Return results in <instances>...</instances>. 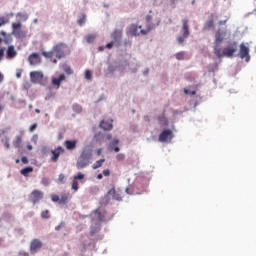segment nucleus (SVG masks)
I'll return each mask as SVG.
<instances>
[{
  "label": "nucleus",
  "mask_w": 256,
  "mask_h": 256,
  "mask_svg": "<svg viewBox=\"0 0 256 256\" xmlns=\"http://www.w3.org/2000/svg\"><path fill=\"white\" fill-rule=\"evenodd\" d=\"M225 37L226 31H216L213 52L214 55L219 59L224 57L232 58L238 49V43L236 41H233L229 43L226 47L222 48L220 45L224 42Z\"/></svg>",
  "instance_id": "nucleus-1"
},
{
  "label": "nucleus",
  "mask_w": 256,
  "mask_h": 256,
  "mask_svg": "<svg viewBox=\"0 0 256 256\" xmlns=\"http://www.w3.org/2000/svg\"><path fill=\"white\" fill-rule=\"evenodd\" d=\"M92 158V153L89 151H83L81 156L79 157V160L77 162V168L83 169L87 167L90 164V160Z\"/></svg>",
  "instance_id": "nucleus-2"
},
{
  "label": "nucleus",
  "mask_w": 256,
  "mask_h": 256,
  "mask_svg": "<svg viewBox=\"0 0 256 256\" xmlns=\"http://www.w3.org/2000/svg\"><path fill=\"white\" fill-rule=\"evenodd\" d=\"M238 56L240 59H245L246 63L250 62V60H251L250 48L248 46H246L245 43H241L239 45Z\"/></svg>",
  "instance_id": "nucleus-3"
},
{
  "label": "nucleus",
  "mask_w": 256,
  "mask_h": 256,
  "mask_svg": "<svg viewBox=\"0 0 256 256\" xmlns=\"http://www.w3.org/2000/svg\"><path fill=\"white\" fill-rule=\"evenodd\" d=\"M67 49V44L60 42L53 46V51L56 54L57 59L65 58V50Z\"/></svg>",
  "instance_id": "nucleus-4"
},
{
  "label": "nucleus",
  "mask_w": 256,
  "mask_h": 256,
  "mask_svg": "<svg viewBox=\"0 0 256 256\" xmlns=\"http://www.w3.org/2000/svg\"><path fill=\"white\" fill-rule=\"evenodd\" d=\"M174 137V134L171 130L166 129V130H162V132L160 133V136H158V141L165 143L167 141H171Z\"/></svg>",
  "instance_id": "nucleus-5"
},
{
  "label": "nucleus",
  "mask_w": 256,
  "mask_h": 256,
  "mask_svg": "<svg viewBox=\"0 0 256 256\" xmlns=\"http://www.w3.org/2000/svg\"><path fill=\"white\" fill-rule=\"evenodd\" d=\"M123 36V29H114V31H112L111 37H112V41L116 42V46H120L121 45V39Z\"/></svg>",
  "instance_id": "nucleus-6"
},
{
  "label": "nucleus",
  "mask_w": 256,
  "mask_h": 256,
  "mask_svg": "<svg viewBox=\"0 0 256 256\" xmlns=\"http://www.w3.org/2000/svg\"><path fill=\"white\" fill-rule=\"evenodd\" d=\"M151 21H152V16L146 15V29L140 30V34L147 35L154 29L155 25H153Z\"/></svg>",
  "instance_id": "nucleus-7"
},
{
  "label": "nucleus",
  "mask_w": 256,
  "mask_h": 256,
  "mask_svg": "<svg viewBox=\"0 0 256 256\" xmlns=\"http://www.w3.org/2000/svg\"><path fill=\"white\" fill-rule=\"evenodd\" d=\"M44 75L41 71H32L30 73V78L33 83H39L42 81Z\"/></svg>",
  "instance_id": "nucleus-8"
},
{
  "label": "nucleus",
  "mask_w": 256,
  "mask_h": 256,
  "mask_svg": "<svg viewBox=\"0 0 256 256\" xmlns=\"http://www.w3.org/2000/svg\"><path fill=\"white\" fill-rule=\"evenodd\" d=\"M51 153L53 154L51 160L56 163L59 160L60 155L64 153V148H62V146H58V148H56V150H52Z\"/></svg>",
  "instance_id": "nucleus-9"
},
{
  "label": "nucleus",
  "mask_w": 256,
  "mask_h": 256,
  "mask_svg": "<svg viewBox=\"0 0 256 256\" xmlns=\"http://www.w3.org/2000/svg\"><path fill=\"white\" fill-rule=\"evenodd\" d=\"M182 35L184 38H188L190 35V30H189V20L188 19H183L182 20Z\"/></svg>",
  "instance_id": "nucleus-10"
},
{
  "label": "nucleus",
  "mask_w": 256,
  "mask_h": 256,
  "mask_svg": "<svg viewBox=\"0 0 256 256\" xmlns=\"http://www.w3.org/2000/svg\"><path fill=\"white\" fill-rule=\"evenodd\" d=\"M29 62H30V65H32V66H36V65L40 64V62H41L40 55L36 52L32 53L29 56Z\"/></svg>",
  "instance_id": "nucleus-11"
},
{
  "label": "nucleus",
  "mask_w": 256,
  "mask_h": 256,
  "mask_svg": "<svg viewBox=\"0 0 256 256\" xmlns=\"http://www.w3.org/2000/svg\"><path fill=\"white\" fill-rule=\"evenodd\" d=\"M42 248V242L38 239H34L32 242H31V246H30V251L32 253H36L39 249Z\"/></svg>",
  "instance_id": "nucleus-12"
},
{
  "label": "nucleus",
  "mask_w": 256,
  "mask_h": 256,
  "mask_svg": "<svg viewBox=\"0 0 256 256\" xmlns=\"http://www.w3.org/2000/svg\"><path fill=\"white\" fill-rule=\"evenodd\" d=\"M65 80H66L65 74H61L58 78H56V77H53V78H52V84H53L54 86H57V88L59 89L60 86H61V83H62L63 81H65Z\"/></svg>",
  "instance_id": "nucleus-13"
},
{
  "label": "nucleus",
  "mask_w": 256,
  "mask_h": 256,
  "mask_svg": "<svg viewBox=\"0 0 256 256\" xmlns=\"http://www.w3.org/2000/svg\"><path fill=\"white\" fill-rule=\"evenodd\" d=\"M77 143V140H66L65 147L67 148V150L73 151L77 148Z\"/></svg>",
  "instance_id": "nucleus-14"
},
{
  "label": "nucleus",
  "mask_w": 256,
  "mask_h": 256,
  "mask_svg": "<svg viewBox=\"0 0 256 256\" xmlns=\"http://www.w3.org/2000/svg\"><path fill=\"white\" fill-rule=\"evenodd\" d=\"M31 196L33 203L36 204L40 199L43 198V193L38 190H35L32 192Z\"/></svg>",
  "instance_id": "nucleus-15"
},
{
  "label": "nucleus",
  "mask_w": 256,
  "mask_h": 256,
  "mask_svg": "<svg viewBox=\"0 0 256 256\" xmlns=\"http://www.w3.org/2000/svg\"><path fill=\"white\" fill-rule=\"evenodd\" d=\"M113 120H110L108 122H105V120H102L100 127L104 129L105 131H110L113 129Z\"/></svg>",
  "instance_id": "nucleus-16"
},
{
  "label": "nucleus",
  "mask_w": 256,
  "mask_h": 256,
  "mask_svg": "<svg viewBox=\"0 0 256 256\" xmlns=\"http://www.w3.org/2000/svg\"><path fill=\"white\" fill-rule=\"evenodd\" d=\"M17 56V51L14 48V45H10L7 50V58L13 59Z\"/></svg>",
  "instance_id": "nucleus-17"
},
{
  "label": "nucleus",
  "mask_w": 256,
  "mask_h": 256,
  "mask_svg": "<svg viewBox=\"0 0 256 256\" xmlns=\"http://www.w3.org/2000/svg\"><path fill=\"white\" fill-rule=\"evenodd\" d=\"M70 198H71L70 194H63L60 198L59 204L66 205L69 202Z\"/></svg>",
  "instance_id": "nucleus-18"
},
{
  "label": "nucleus",
  "mask_w": 256,
  "mask_h": 256,
  "mask_svg": "<svg viewBox=\"0 0 256 256\" xmlns=\"http://www.w3.org/2000/svg\"><path fill=\"white\" fill-rule=\"evenodd\" d=\"M108 196H112V198H114V200H121V197L119 195H117L115 187L112 186V189H110V191H108Z\"/></svg>",
  "instance_id": "nucleus-19"
},
{
  "label": "nucleus",
  "mask_w": 256,
  "mask_h": 256,
  "mask_svg": "<svg viewBox=\"0 0 256 256\" xmlns=\"http://www.w3.org/2000/svg\"><path fill=\"white\" fill-rule=\"evenodd\" d=\"M42 55L46 58V59H52L53 56L55 55V51L54 49H52L51 51H43Z\"/></svg>",
  "instance_id": "nucleus-20"
},
{
  "label": "nucleus",
  "mask_w": 256,
  "mask_h": 256,
  "mask_svg": "<svg viewBox=\"0 0 256 256\" xmlns=\"http://www.w3.org/2000/svg\"><path fill=\"white\" fill-rule=\"evenodd\" d=\"M34 169L32 167H27L21 170V174L25 177H28L29 173H32Z\"/></svg>",
  "instance_id": "nucleus-21"
},
{
  "label": "nucleus",
  "mask_w": 256,
  "mask_h": 256,
  "mask_svg": "<svg viewBox=\"0 0 256 256\" xmlns=\"http://www.w3.org/2000/svg\"><path fill=\"white\" fill-rule=\"evenodd\" d=\"M21 144H22V138H21V136H16V140H14L13 145H14L16 148H20Z\"/></svg>",
  "instance_id": "nucleus-22"
},
{
  "label": "nucleus",
  "mask_w": 256,
  "mask_h": 256,
  "mask_svg": "<svg viewBox=\"0 0 256 256\" xmlns=\"http://www.w3.org/2000/svg\"><path fill=\"white\" fill-rule=\"evenodd\" d=\"M175 58L179 61L185 59V52L184 51H179L175 54Z\"/></svg>",
  "instance_id": "nucleus-23"
},
{
  "label": "nucleus",
  "mask_w": 256,
  "mask_h": 256,
  "mask_svg": "<svg viewBox=\"0 0 256 256\" xmlns=\"http://www.w3.org/2000/svg\"><path fill=\"white\" fill-rule=\"evenodd\" d=\"M214 27V20H213V18H211V19H209L207 22H206V24H205V26H204V29H211V28H213Z\"/></svg>",
  "instance_id": "nucleus-24"
},
{
  "label": "nucleus",
  "mask_w": 256,
  "mask_h": 256,
  "mask_svg": "<svg viewBox=\"0 0 256 256\" xmlns=\"http://www.w3.org/2000/svg\"><path fill=\"white\" fill-rule=\"evenodd\" d=\"M96 34H89L86 36L87 43L91 44L95 41Z\"/></svg>",
  "instance_id": "nucleus-25"
},
{
  "label": "nucleus",
  "mask_w": 256,
  "mask_h": 256,
  "mask_svg": "<svg viewBox=\"0 0 256 256\" xmlns=\"http://www.w3.org/2000/svg\"><path fill=\"white\" fill-rule=\"evenodd\" d=\"M105 162V159H101L99 161H97L94 165H93V169L96 170L100 167H102L103 163Z\"/></svg>",
  "instance_id": "nucleus-26"
},
{
  "label": "nucleus",
  "mask_w": 256,
  "mask_h": 256,
  "mask_svg": "<svg viewBox=\"0 0 256 256\" xmlns=\"http://www.w3.org/2000/svg\"><path fill=\"white\" fill-rule=\"evenodd\" d=\"M130 33L134 36H137L138 35V26L132 25V27H130Z\"/></svg>",
  "instance_id": "nucleus-27"
},
{
  "label": "nucleus",
  "mask_w": 256,
  "mask_h": 256,
  "mask_svg": "<svg viewBox=\"0 0 256 256\" xmlns=\"http://www.w3.org/2000/svg\"><path fill=\"white\" fill-rule=\"evenodd\" d=\"M183 92L185 95H191V96L196 95V90H187V88H184Z\"/></svg>",
  "instance_id": "nucleus-28"
},
{
  "label": "nucleus",
  "mask_w": 256,
  "mask_h": 256,
  "mask_svg": "<svg viewBox=\"0 0 256 256\" xmlns=\"http://www.w3.org/2000/svg\"><path fill=\"white\" fill-rule=\"evenodd\" d=\"M95 214L97 215V217H98V219H99L100 221H103V220H104L105 216L101 213V211H100L99 209H97V210L95 211Z\"/></svg>",
  "instance_id": "nucleus-29"
},
{
  "label": "nucleus",
  "mask_w": 256,
  "mask_h": 256,
  "mask_svg": "<svg viewBox=\"0 0 256 256\" xmlns=\"http://www.w3.org/2000/svg\"><path fill=\"white\" fill-rule=\"evenodd\" d=\"M64 71H65V73H66L67 75H72V74H73V70H72L71 67L68 66V65H66V66L64 67Z\"/></svg>",
  "instance_id": "nucleus-30"
},
{
  "label": "nucleus",
  "mask_w": 256,
  "mask_h": 256,
  "mask_svg": "<svg viewBox=\"0 0 256 256\" xmlns=\"http://www.w3.org/2000/svg\"><path fill=\"white\" fill-rule=\"evenodd\" d=\"M114 45L117 46V42L114 41V40H112V41H110V42L107 43L106 48H107V49H112Z\"/></svg>",
  "instance_id": "nucleus-31"
},
{
  "label": "nucleus",
  "mask_w": 256,
  "mask_h": 256,
  "mask_svg": "<svg viewBox=\"0 0 256 256\" xmlns=\"http://www.w3.org/2000/svg\"><path fill=\"white\" fill-rule=\"evenodd\" d=\"M86 23V15H83L79 20H78V24L80 26H83Z\"/></svg>",
  "instance_id": "nucleus-32"
},
{
  "label": "nucleus",
  "mask_w": 256,
  "mask_h": 256,
  "mask_svg": "<svg viewBox=\"0 0 256 256\" xmlns=\"http://www.w3.org/2000/svg\"><path fill=\"white\" fill-rule=\"evenodd\" d=\"M185 39H187V37H184V34H182V36L177 37V42L179 44H183L185 42Z\"/></svg>",
  "instance_id": "nucleus-33"
},
{
  "label": "nucleus",
  "mask_w": 256,
  "mask_h": 256,
  "mask_svg": "<svg viewBox=\"0 0 256 256\" xmlns=\"http://www.w3.org/2000/svg\"><path fill=\"white\" fill-rule=\"evenodd\" d=\"M85 78H86L87 80H89V81L92 80V73H91L90 70H86V72H85Z\"/></svg>",
  "instance_id": "nucleus-34"
},
{
  "label": "nucleus",
  "mask_w": 256,
  "mask_h": 256,
  "mask_svg": "<svg viewBox=\"0 0 256 256\" xmlns=\"http://www.w3.org/2000/svg\"><path fill=\"white\" fill-rule=\"evenodd\" d=\"M85 179V176L82 174V173H79L77 176L74 177V181H77L78 180H84Z\"/></svg>",
  "instance_id": "nucleus-35"
},
{
  "label": "nucleus",
  "mask_w": 256,
  "mask_h": 256,
  "mask_svg": "<svg viewBox=\"0 0 256 256\" xmlns=\"http://www.w3.org/2000/svg\"><path fill=\"white\" fill-rule=\"evenodd\" d=\"M126 194L136 195L138 193L134 192L133 187H128V189H126Z\"/></svg>",
  "instance_id": "nucleus-36"
},
{
  "label": "nucleus",
  "mask_w": 256,
  "mask_h": 256,
  "mask_svg": "<svg viewBox=\"0 0 256 256\" xmlns=\"http://www.w3.org/2000/svg\"><path fill=\"white\" fill-rule=\"evenodd\" d=\"M41 217L44 219H49L50 218L49 211L48 210L43 211L41 214Z\"/></svg>",
  "instance_id": "nucleus-37"
},
{
  "label": "nucleus",
  "mask_w": 256,
  "mask_h": 256,
  "mask_svg": "<svg viewBox=\"0 0 256 256\" xmlns=\"http://www.w3.org/2000/svg\"><path fill=\"white\" fill-rule=\"evenodd\" d=\"M72 189L75 191H78V189H79V184L76 180H74L72 183Z\"/></svg>",
  "instance_id": "nucleus-38"
},
{
  "label": "nucleus",
  "mask_w": 256,
  "mask_h": 256,
  "mask_svg": "<svg viewBox=\"0 0 256 256\" xmlns=\"http://www.w3.org/2000/svg\"><path fill=\"white\" fill-rule=\"evenodd\" d=\"M53 202H59L60 203V197L58 195H52L51 197Z\"/></svg>",
  "instance_id": "nucleus-39"
},
{
  "label": "nucleus",
  "mask_w": 256,
  "mask_h": 256,
  "mask_svg": "<svg viewBox=\"0 0 256 256\" xmlns=\"http://www.w3.org/2000/svg\"><path fill=\"white\" fill-rule=\"evenodd\" d=\"M124 159H125V155H123V154H118V156H116V160H118V161H124Z\"/></svg>",
  "instance_id": "nucleus-40"
},
{
  "label": "nucleus",
  "mask_w": 256,
  "mask_h": 256,
  "mask_svg": "<svg viewBox=\"0 0 256 256\" xmlns=\"http://www.w3.org/2000/svg\"><path fill=\"white\" fill-rule=\"evenodd\" d=\"M12 27H13L14 30H17L21 27V23L20 22L19 23H13Z\"/></svg>",
  "instance_id": "nucleus-41"
},
{
  "label": "nucleus",
  "mask_w": 256,
  "mask_h": 256,
  "mask_svg": "<svg viewBox=\"0 0 256 256\" xmlns=\"http://www.w3.org/2000/svg\"><path fill=\"white\" fill-rule=\"evenodd\" d=\"M5 24H7V20H5L4 17H0V27H2Z\"/></svg>",
  "instance_id": "nucleus-42"
},
{
  "label": "nucleus",
  "mask_w": 256,
  "mask_h": 256,
  "mask_svg": "<svg viewBox=\"0 0 256 256\" xmlns=\"http://www.w3.org/2000/svg\"><path fill=\"white\" fill-rule=\"evenodd\" d=\"M4 51H5V47L0 48V61L4 57Z\"/></svg>",
  "instance_id": "nucleus-43"
},
{
  "label": "nucleus",
  "mask_w": 256,
  "mask_h": 256,
  "mask_svg": "<svg viewBox=\"0 0 256 256\" xmlns=\"http://www.w3.org/2000/svg\"><path fill=\"white\" fill-rule=\"evenodd\" d=\"M58 180H59L61 183H64L65 176H64L63 174H60Z\"/></svg>",
  "instance_id": "nucleus-44"
},
{
  "label": "nucleus",
  "mask_w": 256,
  "mask_h": 256,
  "mask_svg": "<svg viewBox=\"0 0 256 256\" xmlns=\"http://www.w3.org/2000/svg\"><path fill=\"white\" fill-rule=\"evenodd\" d=\"M37 129V124L30 126V132H34Z\"/></svg>",
  "instance_id": "nucleus-45"
},
{
  "label": "nucleus",
  "mask_w": 256,
  "mask_h": 256,
  "mask_svg": "<svg viewBox=\"0 0 256 256\" xmlns=\"http://www.w3.org/2000/svg\"><path fill=\"white\" fill-rule=\"evenodd\" d=\"M65 226V223L64 222H62L59 226H57L56 228H55V230L56 231H59L62 227H64Z\"/></svg>",
  "instance_id": "nucleus-46"
},
{
  "label": "nucleus",
  "mask_w": 256,
  "mask_h": 256,
  "mask_svg": "<svg viewBox=\"0 0 256 256\" xmlns=\"http://www.w3.org/2000/svg\"><path fill=\"white\" fill-rule=\"evenodd\" d=\"M103 174H104V176H106V177L110 176V170H109V169L104 170V171H103Z\"/></svg>",
  "instance_id": "nucleus-47"
},
{
  "label": "nucleus",
  "mask_w": 256,
  "mask_h": 256,
  "mask_svg": "<svg viewBox=\"0 0 256 256\" xmlns=\"http://www.w3.org/2000/svg\"><path fill=\"white\" fill-rule=\"evenodd\" d=\"M21 161H22V163L25 164V165L29 163V161H28V159H27L26 157H23V158L21 159Z\"/></svg>",
  "instance_id": "nucleus-48"
},
{
  "label": "nucleus",
  "mask_w": 256,
  "mask_h": 256,
  "mask_svg": "<svg viewBox=\"0 0 256 256\" xmlns=\"http://www.w3.org/2000/svg\"><path fill=\"white\" fill-rule=\"evenodd\" d=\"M1 42H4L5 44H9V40L8 39H2L1 37H0V43Z\"/></svg>",
  "instance_id": "nucleus-49"
},
{
  "label": "nucleus",
  "mask_w": 256,
  "mask_h": 256,
  "mask_svg": "<svg viewBox=\"0 0 256 256\" xmlns=\"http://www.w3.org/2000/svg\"><path fill=\"white\" fill-rule=\"evenodd\" d=\"M101 154H102V148H98V149H97V155H98V156H101Z\"/></svg>",
  "instance_id": "nucleus-50"
},
{
  "label": "nucleus",
  "mask_w": 256,
  "mask_h": 256,
  "mask_svg": "<svg viewBox=\"0 0 256 256\" xmlns=\"http://www.w3.org/2000/svg\"><path fill=\"white\" fill-rule=\"evenodd\" d=\"M119 151H120L119 146H115V147H114V152L118 153Z\"/></svg>",
  "instance_id": "nucleus-51"
},
{
  "label": "nucleus",
  "mask_w": 256,
  "mask_h": 256,
  "mask_svg": "<svg viewBox=\"0 0 256 256\" xmlns=\"http://www.w3.org/2000/svg\"><path fill=\"white\" fill-rule=\"evenodd\" d=\"M218 24L219 25H224V24H226V20H224V21L221 20V21L218 22Z\"/></svg>",
  "instance_id": "nucleus-52"
},
{
  "label": "nucleus",
  "mask_w": 256,
  "mask_h": 256,
  "mask_svg": "<svg viewBox=\"0 0 256 256\" xmlns=\"http://www.w3.org/2000/svg\"><path fill=\"white\" fill-rule=\"evenodd\" d=\"M97 178H98L99 180H102V179H103V175H102V174H99V175L97 176Z\"/></svg>",
  "instance_id": "nucleus-53"
},
{
  "label": "nucleus",
  "mask_w": 256,
  "mask_h": 256,
  "mask_svg": "<svg viewBox=\"0 0 256 256\" xmlns=\"http://www.w3.org/2000/svg\"><path fill=\"white\" fill-rule=\"evenodd\" d=\"M5 146H6L7 149H9L10 148L9 142H6Z\"/></svg>",
  "instance_id": "nucleus-54"
},
{
  "label": "nucleus",
  "mask_w": 256,
  "mask_h": 256,
  "mask_svg": "<svg viewBox=\"0 0 256 256\" xmlns=\"http://www.w3.org/2000/svg\"><path fill=\"white\" fill-rule=\"evenodd\" d=\"M3 81V75L2 73L0 72V83Z\"/></svg>",
  "instance_id": "nucleus-55"
},
{
  "label": "nucleus",
  "mask_w": 256,
  "mask_h": 256,
  "mask_svg": "<svg viewBox=\"0 0 256 256\" xmlns=\"http://www.w3.org/2000/svg\"><path fill=\"white\" fill-rule=\"evenodd\" d=\"M99 51H101V52L104 51V46H100Z\"/></svg>",
  "instance_id": "nucleus-56"
},
{
  "label": "nucleus",
  "mask_w": 256,
  "mask_h": 256,
  "mask_svg": "<svg viewBox=\"0 0 256 256\" xmlns=\"http://www.w3.org/2000/svg\"><path fill=\"white\" fill-rule=\"evenodd\" d=\"M52 62H53V64H57V59L55 58V59H52Z\"/></svg>",
  "instance_id": "nucleus-57"
},
{
  "label": "nucleus",
  "mask_w": 256,
  "mask_h": 256,
  "mask_svg": "<svg viewBox=\"0 0 256 256\" xmlns=\"http://www.w3.org/2000/svg\"><path fill=\"white\" fill-rule=\"evenodd\" d=\"M1 35L5 37L6 36V32L5 31H1Z\"/></svg>",
  "instance_id": "nucleus-58"
},
{
  "label": "nucleus",
  "mask_w": 256,
  "mask_h": 256,
  "mask_svg": "<svg viewBox=\"0 0 256 256\" xmlns=\"http://www.w3.org/2000/svg\"><path fill=\"white\" fill-rule=\"evenodd\" d=\"M21 77V72H18L17 73V78H20Z\"/></svg>",
  "instance_id": "nucleus-59"
},
{
  "label": "nucleus",
  "mask_w": 256,
  "mask_h": 256,
  "mask_svg": "<svg viewBox=\"0 0 256 256\" xmlns=\"http://www.w3.org/2000/svg\"><path fill=\"white\" fill-rule=\"evenodd\" d=\"M114 144L118 145L119 144V140H114Z\"/></svg>",
  "instance_id": "nucleus-60"
},
{
  "label": "nucleus",
  "mask_w": 256,
  "mask_h": 256,
  "mask_svg": "<svg viewBox=\"0 0 256 256\" xmlns=\"http://www.w3.org/2000/svg\"><path fill=\"white\" fill-rule=\"evenodd\" d=\"M108 70L110 71V72H113V69H112V67L110 66V67H108Z\"/></svg>",
  "instance_id": "nucleus-61"
},
{
  "label": "nucleus",
  "mask_w": 256,
  "mask_h": 256,
  "mask_svg": "<svg viewBox=\"0 0 256 256\" xmlns=\"http://www.w3.org/2000/svg\"><path fill=\"white\" fill-rule=\"evenodd\" d=\"M35 112L36 113H40V110L38 108H36Z\"/></svg>",
  "instance_id": "nucleus-62"
},
{
  "label": "nucleus",
  "mask_w": 256,
  "mask_h": 256,
  "mask_svg": "<svg viewBox=\"0 0 256 256\" xmlns=\"http://www.w3.org/2000/svg\"><path fill=\"white\" fill-rule=\"evenodd\" d=\"M107 138H108V139H111V138H112L111 134H108Z\"/></svg>",
  "instance_id": "nucleus-63"
},
{
  "label": "nucleus",
  "mask_w": 256,
  "mask_h": 256,
  "mask_svg": "<svg viewBox=\"0 0 256 256\" xmlns=\"http://www.w3.org/2000/svg\"><path fill=\"white\" fill-rule=\"evenodd\" d=\"M3 110V106L2 104H0V112Z\"/></svg>",
  "instance_id": "nucleus-64"
}]
</instances>
